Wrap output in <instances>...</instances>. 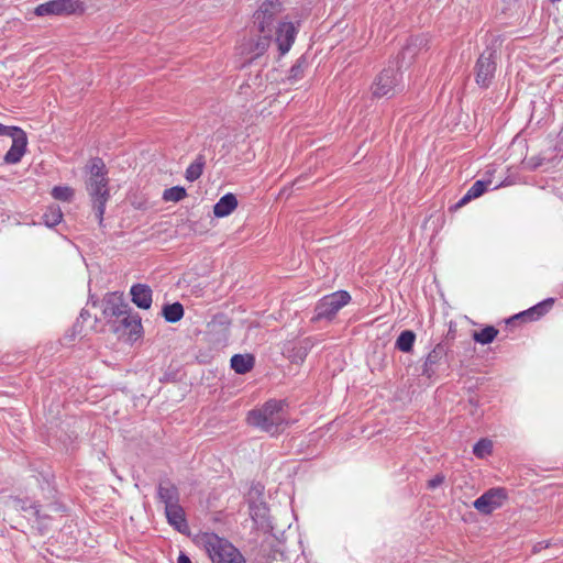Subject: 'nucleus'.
<instances>
[{
  "label": "nucleus",
  "mask_w": 563,
  "mask_h": 563,
  "mask_svg": "<svg viewBox=\"0 0 563 563\" xmlns=\"http://www.w3.org/2000/svg\"><path fill=\"white\" fill-rule=\"evenodd\" d=\"M199 543L206 550L212 563H246L244 555L225 538L213 532H205Z\"/></svg>",
  "instance_id": "1"
},
{
  "label": "nucleus",
  "mask_w": 563,
  "mask_h": 563,
  "mask_svg": "<svg viewBox=\"0 0 563 563\" xmlns=\"http://www.w3.org/2000/svg\"><path fill=\"white\" fill-rule=\"evenodd\" d=\"M282 410V401L274 399L268 400L261 409L251 410L249 412L247 422L262 431L275 433L284 421Z\"/></svg>",
  "instance_id": "2"
},
{
  "label": "nucleus",
  "mask_w": 563,
  "mask_h": 563,
  "mask_svg": "<svg viewBox=\"0 0 563 563\" xmlns=\"http://www.w3.org/2000/svg\"><path fill=\"white\" fill-rule=\"evenodd\" d=\"M449 346L443 342L434 345L422 364L421 375L430 380L448 374L451 368Z\"/></svg>",
  "instance_id": "3"
},
{
  "label": "nucleus",
  "mask_w": 563,
  "mask_h": 563,
  "mask_svg": "<svg viewBox=\"0 0 563 563\" xmlns=\"http://www.w3.org/2000/svg\"><path fill=\"white\" fill-rule=\"evenodd\" d=\"M283 10L284 7L280 0H263L258 9L254 12V24L257 26L261 33L268 34L263 37V47L267 45L271 33L273 31L274 22Z\"/></svg>",
  "instance_id": "4"
},
{
  "label": "nucleus",
  "mask_w": 563,
  "mask_h": 563,
  "mask_svg": "<svg viewBox=\"0 0 563 563\" xmlns=\"http://www.w3.org/2000/svg\"><path fill=\"white\" fill-rule=\"evenodd\" d=\"M351 301V295L346 290H338L318 300L314 307L312 321H331L336 313Z\"/></svg>",
  "instance_id": "5"
},
{
  "label": "nucleus",
  "mask_w": 563,
  "mask_h": 563,
  "mask_svg": "<svg viewBox=\"0 0 563 563\" xmlns=\"http://www.w3.org/2000/svg\"><path fill=\"white\" fill-rule=\"evenodd\" d=\"M85 12V3L80 0H51L34 9L36 16L71 15Z\"/></svg>",
  "instance_id": "6"
},
{
  "label": "nucleus",
  "mask_w": 563,
  "mask_h": 563,
  "mask_svg": "<svg viewBox=\"0 0 563 563\" xmlns=\"http://www.w3.org/2000/svg\"><path fill=\"white\" fill-rule=\"evenodd\" d=\"M400 85V74L396 66L389 65L375 78L372 91L377 98L393 96Z\"/></svg>",
  "instance_id": "7"
},
{
  "label": "nucleus",
  "mask_w": 563,
  "mask_h": 563,
  "mask_svg": "<svg viewBox=\"0 0 563 563\" xmlns=\"http://www.w3.org/2000/svg\"><path fill=\"white\" fill-rule=\"evenodd\" d=\"M496 52L487 48L478 57L475 67V81L481 88H488L495 77Z\"/></svg>",
  "instance_id": "8"
},
{
  "label": "nucleus",
  "mask_w": 563,
  "mask_h": 563,
  "mask_svg": "<svg viewBox=\"0 0 563 563\" xmlns=\"http://www.w3.org/2000/svg\"><path fill=\"white\" fill-rule=\"evenodd\" d=\"M108 184L109 179L86 183L87 191L92 200L95 217L100 227L103 224L106 206L110 198Z\"/></svg>",
  "instance_id": "9"
},
{
  "label": "nucleus",
  "mask_w": 563,
  "mask_h": 563,
  "mask_svg": "<svg viewBox=\"0 0 563 563\" xmlns=\"http://www.w3.org/2000/svg\"><path fill=\"white\" fill-rule=\"evenodd\" d=\"M507 498V492L503 487H494L486 490L476 498L473 507L483 515H490L494 510L500 508Z\"/></svg>",
  "instance_id": "10"
},
{
  "label": "nucleus",
  "mask_w": 563,
  "mask_h": 563,
  "mask_svg": "<svg viewBox=\"0 0 563 563\" xmlns=\"http://www.w3.org/2000/svg\"><path fill=\"white\" fill-rule=\"evenodd\" d=\"M112 328L119 336L128 335V340H135L141 334V318L136 313L131 314L125 311L118 321H113Z\"/></svg>",
  "instance_id": "11"
},
{
  "label": "nucleus",
  "mask_w": 563,
  "mask_h": 563,
  "mask_svg": "<svg viewBox=\"0 0 563 563\" xmlns=\"http://www.w3.org/2000/svg\"><path fill=\"white\" fill-rule=\"evenodd\" d=\"M12 144L3 156L5 164H18L26 152L27 136L26 133L20 129L18 133L11 135Z\"/></svg>",
  "instance_id": "12"
},
{
  "label": "nucleus",
  "mask_w": 563,
  "mask_h": 563,
  "mask_svg": "<svg viewBox=\"0 0 563 563\" xmlns=\"http://www.w3.org/2000/svg\"><path fill=\"white\" fill-rule=\"evenodd\" d=\"M297 30L292 22L283 21L276 29V43L282 55L288 53L295 42Z\"/></svg>",
  "instance_id": "13"
},
{
  "label": "nucleus",
  "mask_w": 563,
  "mask_h": 563,
  "mask_svg": "<svg viewBox=\"0 0 563 563\" xmlns=\"http://www.w3.org/2000/svg\"><path fill=\"white\" fill-rule=\"evenodd\" d=\"M553 303H554L553 298H547V299L538 302L533 307L515 314L514 317H511L508 320V323H510L512 321H517V320H530V321L538 320L541 317H543L552 308Z\"/></svg>",
  "instance_id": "14"
},
{
  "label": "nucleus",
  "mask_w": 563,
  "mask_h": 563,
  "mask_svg": "<svg viewBox=\"0 0 563 563\" xmlns=\"http://www.w3.org/2000/svg\"><path fill=\"white\" fill-rule=\"evenodd\" d=\"M157 498L165 508L180 504V495L177 486L169 479L161 481L157 486Z\"/></svg>",
  "instance_id": "15"
},
{
  "label": "nucleus",
  "mask_w": 563,
  "mask_h": 563,
  "mask_svg": "<svg viewBox=\"0 0 563 563\" xmlns=\"http://www.w3.org/2000/svg\"><path fill=\"white\" fill-rule=\"evenodd\" d=\"M132 302L141 309H148L152 305V289L145 284H135L130 290Z\"/></svg>",
  "instance_id": "16"
},
{
  "label": "nucleus",
  "mask_w": 563,
  "mask_h": 563,
  "mask_svg": "<svg viewBox=\"0 0 563 563\" xmlns=\"http://www.w3.org/2000/svg\"><path fill=\"white\" fill-rule=\"evenodd\" d=\"M165 515L167 522L177 531L184 532L188 528L185 510L180 504L166 507Z\"/></svg>",
  "instance_id": "17"
},
{
  "label": "nucleus",
  "mask_w": 563,
  "mask_h": 563,
  "mask_svg": "<svg viewBox=\"0 0 563 563\" xmlns=\"http://www.w3.org/2000/svg\"><path fill=\"white\" fill-rule=\"evenodd\" d=\"M125 311H128V306L119 298L108 299L103 305V316L108 319V322L112 324L113 321H118Z\"/></svg>",
  "instance_id": "18"
},
{
  "label": "nucleus",
  "mask_w": 563,
  "mask_h": 563,
  "mask_svg": "<svg viewBox=\"0 0 563 563\" xmlns=\"http://www.w3.org/2000/svg\"><path fill=\"white\" fill-rule=\"evenodd\" d=\"M238 207V199L234 194L228 192L222 196L213 206V213L217 218H224L231 214Z\"/></svg>",
  "instance_id": "19"
},
{
  "label": "nucleus",
  "mask_w": 563,
  "mask_h": 563,
  "mask_svg": "<svg viewBox=\"0 0 563 563\" xmlns=\"http://www.w3.org/2000/svg\"><path fill=\"white\" fill-rule=\"evenodd\" d=\"M231 368L240 375L253 369L255 357L252 354H234L230 360Z\"/></svg>",
  "instance_id": "20"
},
{
  "label": "nucleus",
  "mask_w": 563,
  "mask_h": 563,
  "mask_svg": "<svg viewBox=\"0 0 563 563\" xmlns=\"http://www.w3.org/2000/svg\"><path fill=\"white\" fill-rule=\"evenodd\" d=\"M87 169L89 173V176L87 178L86 183H93L98 180H104L108 179V170L106 167L104 162L100 157H93L89 161L87 165Z\"/></svg>",
  "instance_id": "21"
},
{
  "label": "nucleus",
  "mask_w": 563,
  "mask_h": 563,
  "mask_svg": "<svg viewBox=\"0 0 563 563\" xmlns=\"http://www.w3.org/2000/svg\"><path fill=\"white\" fill-rule=\"evenodd\" d=\"M12 503L16 510L30 512L37 520L45 518V516L41 514V505L36 501H32L29 498L14 497Z\"/></svg>",
  "instance_id": "22"
},
{
  "label": "nucleus",
  "mask_w": 563,
  "mask_h": 563,
  "mask_svg": "<svg viewBox=\"0 0 563 563\" xmlns=\"http://www.w3.org/2000/svg\"><path fill=\"white\" fill-rule=\"evenodd\" d=\"M427 45V40L423 36H412L408 40L406 46L401 51V59L412 60L418 52Z\"/></svg>",
  "instance_id": "23"
},
{
  "label": "nucleus",
  "mask_w": 563,
  "mask_h": 563,
  "mask_svg": "<svg viewBox=\"0 0 563 563\" xmlns=\"http://www.w3.org/2000/svg\"><path fill=\"white\" fill-rule=\"evenodd\" d=\"M492 184L490 180H476L470 189L466 191V194L460 199L456 207H462L470 202L471 200L481 197L486 190L487 187Z\"/></svg>",
  "instance_id": "24"
},
{
  "label": "nucleus",
  "mask_w": 563,
  "mask_h": 563,
  "mask_svg": "<svg viewBox=\"0 0 563 563\" xmlns=\"http://www.w3.org/2000/svg\"><path fill=\"white\" fill-rule=\"evenodd\" d=\"M184 307L180 302L166 303L162 308V316L166 322L176 323L184 317Z\"/></svg>",
  "instance_id": "25"
},
{
  "label": "nucleus",
  "mask_w": 563,
  "mask_h": 563,
  "mask_svg": "<svg viewBox=\"0 0 563 563\" xmlns=\"http://www.w3.org/2000/svg\"><path fill=\"white\" fill-rule=\"evenodd\" d=\"M308 66H309L308 58L305 55H301L296 60V63L291 66V68L289 69L287 80L290 84H295L298 80H300L303 77L305 71L308 68Z\"/></svg>",
  "instance_id": "26"
},
{
  "label": "nucleus",
  "mask_w": 563,
  "mask_h": 563,
  "mask_svg": "<svg viewBox=\"0 0 563 563\" xmlns=\"http://www.w3.org/2000/svg\"><path fill=\"white\" fill-rule=\"evenodd\" d=\"M251 518L257 523H264L268 517V508L262 500H252L249 503Z\"/></svg>",
  "instance_id": "27"
},
{
  "label": "nucleus",
  "mask_w": 563,
  "mask_h": 563,
  "mask_svg": "<svg viewBox=\"0 0 563 563\" xmlns=\"http://www.w3.org/2000/svg\"><path fill=\"white\" fill-rule=\"evenodd\" d=\"M415 341H416V333L411 330H404L398 335V338L395 342V346H396V349H398L399 351H401L404 353H409L413 349Z\"/></svg>",
  "instance_id": "28"
},
{
  "label": "nucleus",
  "mask_w": 563,
  "mask_h": 563,
  "mask_svg": "<svg viewBox=\"0 0 563 563\" xmlns=\"http://www.w3.org/2000/svg\"><path fill=\"white\" fill-rule=\"evenodd\" d=\"M497 334H498V330L495 327L487 325L484 329H482L481 331H475L473 333V339L475 342L486 345V344L492 343L495 340V338L497 336Z\"/></svg>",
  "instance_id": "29"
},
{
  "label": "nucleus",
  "mask_w": 563,
  "mask_h": 563,
  "mask_svg": "<svg viewBox=\"0 0 563 563\" xmlns=\"http://www.w3.org/2000/svg\"><path fill=\"white\" fill-rule=\"evenodd\" d=\"M42 219L46 227L54 228L60 223L63 219V212L58 206H49L44 212Z\"/></svg>",
  "instance_id": "30"
},
{
  "label": "nucleus",
  "mask_w": 563,
  "mask_h": 563,
  "mask_svg": "<svg viewBox=\"0 0 563 563\" xmlns=\"http://www.w3.org/2000/svg\"><path fill=\"white\" fill-rule=\"evenodd\" d=\"M205 159L202 155H199L186 169L185 177L188 181L197 180L203 172Z\"/></svg>",
  "instance_id": "31"
},
{
  "label": "nucleus",
  "mask_w": 563,
  "mask_h": 563,
  "mask_svg": "<svg viewBox=\"0 0 563 563\" xmlns=\"http://www.w3.org/2000/svg\"><path fill=\"white\" fill-rule=\"evenodd\" d=\"M312 347L311 339L307 338L302 341L298 342L297 345L294 346V354L291 355L292 360L296 362H302L308 355L309 351Z\"/></svg>",
  "instance_id": "32"
},
{
  "label": "nucleus",
  "mask_w": 563,
  "mask_h": 563,
  "mask_svg": "<svg viewBox=\"0 0 563 563\" xmlns=\"http://www.w3.org/2000/svg\"><path fill=\"white\" fill-rule=\"evenodd\" d=\"M493 452V442L487 438L478 440L473 446V454L478 459H484Z\"/></svg>",
  "instance_id": "33"
},
{
  "label": "nucleus",
  "mask_w": 563,
  "mask_h": 563,
  "mask_svg": "<svg viewBox=\"0 0 563 563\" xmlns=\"http://www.w3.org/2000/svg\"><path fill=\"white\" fill-rule=\"evenodd\" d=\"M187 192L186 189L181 186H174L170 188H167L163 192V200L164 201H173L178 202L183 200L186 197Z\"/></svg>",
  "instance_id": "34"
},
{
  "label": "nucleus",
  "mask_w": 563,
  "mask_h": 563,
  "mask_svg": "<svg viewBox=\"0 0 563 563\" xmlns=\"http://www.w3.org/2000/svg\"><path fill=\"white\" fill-rule=\"evenodd\" d=\"M51 194L56 200L70 201L74 196V190L68 186H55Z\"/></svg>",
  "instance_id": "35"
},
{
  "label": "nucleus",
  "mask_w": 563,
  "mask_h": 563,
  "mask_svg": "<svg viewBox=\"0 0 563 563\" xmlns=\"http://www.w3.org/2000/svg\"><path fill=\"white\" fill-rule=\"evenodd\" d=\"M21 128H19V126L4 125V124L0 123V136H9V137H11V135H13L14 133H18V131Z\"/></svg>",
  "instance_id": "36"
},
{
  "label": "nucleus",
  "mask_w": 563,
  "mask_h": 563,
  "mask_svg": "<svg viewBox=\"0 0 563 563\" xmlns=\"http://www.w3.org/2000/svg\"><path fill=\"white\" fill-rule=\"evenodd\" d=\"M445 476L443 474H437L428 481V488L435 489L443 484Z\"/></svg>",
  "instance_id": "37"
},
{
  "label": "nucleus",
  "mask_w": 563,
  "mask_h": 563,
  "mask_svg": "<svg viewBox=\"0 0 563 563\" xmlns=\"http://www.w3.org/2000/svg\"><path fill=\"white\" fill-rule=\"evenodd\" d=\"M82 332V323L77 320L75 324L73 325L71 332L66 335V338H69L70 340H74L77 335H80Z\"/></svg>",
  "instance_id": "38"
},
{
  "label": "nucleus",
  "mask_w": 563,
  "mask_h": 563,
  "mask_svg": "<svg viewBox=\"0 0 563 563\" xmlns=\"http://www.w3.org/2000/svg\"><path fill=\"white\" fill-rule=\"evenodd\" d=\"M542 162H543V158H541L539 156H532L527 161L526 164H527L528 168L537 169L538 167H540L542 165Z\"/></svg>",
  "instance_id": "39"
},
{
  "label": "nucleus",
  "mask_w": 563,
  "mask_h": 563,
  "mask_svg": "<svg viewBox=\"0 0 563 563\" xmlns=\"http://www.w3.org/2000/svg\"><path fill=\"white\" fill-rule=\"evenodd\" d=\"M90 313L88 310L86 309H82L80 314H79V318L77 320H79V322L84 323L85 321H87L89 318H90Z\"/></svg>",
  "instance_id": "40"
},
{
  "label": "nucleus",
  "mask_w": 563,
  "mask_h": 563,
  "mask_svg": "<svg viewBox=\"0 0 563 563\" xmlns=\"http://www.w3.org/2000/svg\"><path fill=\"white\" fill-rule=\"evenodd\" d=\"M177 563H191V560L187 554L181 552L177 559Z\"/></svg>",
  "instance_id": "41"
},
{
  "label": "nucleus",
  "mask_w": 563,
  "mask_h": 563,
  "mask_svg": "<svg viewBox=\"0 0 563 563\" xmlns=\"http://www.w3.org/2000/svg\"><path fill=\"white\" fill-rule=\"evenodd\" d=\"M548 547H549V543H548V542L542 541V542L537 543V544L533 547V551H534V552H538V551H540L541 549H544V548H548Z\"/></svg>",
  "instance_id": "42"
}]
</instances>
